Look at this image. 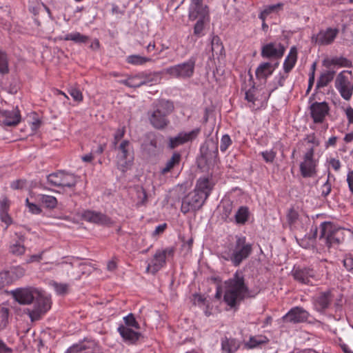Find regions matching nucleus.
Returning a JSON list of instances; mask_svg holds the SVG:
<instances>
[{
    "label": "nucleus",
    "mask_w": 353,
    "mask_h": 353,
    "mask_svg": "<svg viewBox=\"0 0 353 353\" xmlns=\"http://www.w3.org/2000/svg\"><path fill=\"white\" fill-rule=\"evenodd\" d=\"M248 295V288L245 283L243 274L237 271L225 282L223 300L230 307H235Z\"/></svg>",
    "instance_id": "1"
},
{
    "label": "nucleus",
    "mask_w": 353,
    "mask_h": 353,
    "mask_svg": "<svg viewBox=\"0 0 353 353\" xmlns=\"http://www.w3.org/2000/svg\"><path fill=\"white\" fill-rule=\"evenodd\" d=\"M252 246L246 241L243 236H236V241L221 253V257L231 261L234 266H239L252 253Z\"/></svg>",
    "instance_id": "2"
},
{
    "label": "nucleus",
    "mask_w": 353,
    "mask_h": 353,
    "mask_svg": "<svg viewBox=\"0 0 353 353\" xmlns=\"http://www.w3.org/2000/svg\"><path fill=\"white\" fill-rule=\"evenodd\" d=\"M173 108L172 103L168 101H159L149 117L151 124L157 129L165 128L168 123L167 115L172 112Z\"/></svg>",
    "instance_id": "3"
},
{
    "label": "nucleus",
    "mask_w": 353,
    "mask_h": 353,
    "mask_svg": "<svg viewBox=\"0 0 353 353\" xmlns=\"http://www.w3.org/2000/svg\"><path fill=\"white\" fill-rule=\"evenodd\" d=\"M335 88L342 98L349 101L353 93V77L351 71L343 70L336 77Z\"/></svg>",
    "instance_id": "4"
},
{
    "label": "nucleus",
    "mask_w": 353,
    "mask_h": 353,
    "mask_svg": "<svg viewBox=\"0 0 353 353\" xmlns=\"http://www.w3.org/2000/svg\"><path fill=\"white\" fill-rule=\"evenodd\" d=\"M117 150L119 151L117 154V168L124 172L131 167L133 162L132 147L130 142L125 140L120 143Z\"/></svg>",
    "instance_id": "5"
},
{
    "label": "nucleus",
    "mask_w": 353,
    "mask_h": 353,
    "mask_svg": "<svg viewBox=\"0 0 353 353\" xmlns=\"http://www.w3.org/2000/svg\"><path fill=\"white\" fill-rule=\"evenodd\" d=\"M47 179L48 182L54 186L72 188L77 184L78 177L70 172L59 171L50 174Z\"/></svg>",
    "instance_id": "6"
},
{
    "label": "nucleus",
    "mask_w": 353,
    "mask_h": 353,
    "mask_svg": "<svg viewBox=\"0 0 353 353\" xmlns=\"http://www.w3.org/2000/svg\"><path fill=\"white\" fill-rule=\"evenodd\" d=\"M173 254L172 248L157 250L147 265L146 272L152 274L157 273L165 265L166 258L172 256Z\"/></svg>",
    "instance_id": "7"
},
{
    "label": "nucleus",
    "mask_w": 353,
    "mask_h": 353,
    "mask_svg": "<svg viewBox=\"0 0 353 353\" xmlns=\"http://www.w3.org/2000/svg\"><path fill=\"white\" fill-rule=\"evenodd\" d=\"M194 66L195 60L190 59L184 63L166 68L165 72L175 78H190L193 75Z\"/></svg>",
    "instance_id": "8"
},
{
    "label": "nucleus",
    "mask_w": 353,
    "mask_h": 353,
    "mask_svg": "<svg viewBox=\"0 0 353 353\" xmlns=\"http://www.w3.org/2000/svg\"><path fill=\"white\" fill-rule=\"evenodd\" d=\"M206 199L207 198L194 190L183 199L181 211L185 214L190 210H199Z\"/></svg>",
    "instance_id": "9"
},
{
    "label": "nucleus",
    "mask_w": 353,
    "mask_h": 353,
    "mask_svg": "<svg viewBox=\"0 0 353 353\" xmlns=\"http://www.w3.org/2000/svg\"><path fill=\"white\" fill-rule=\"evenodd\" d=\"M314 150L309 148L300 163L301 174L303 177H311L316 173L318 161L314 159Z\"/></svg>",
    "instance_id": "10"
},
{
    "label": "nucleus",
    "mask_w": 353,
    "mask_h": 353,
    "mask_svg": "<svg viewBox=\"0 0 353 353\" xmlns=\"http://www.w3.org/2000/svg\"><path fill=\"white\" fill-rule=\"evenodd\" d=\"M320 229V239H325L329 246L339 242L341 229L335 224L331 222H323L321 224Z\"/></svg>",
    "instance_id": "11"
},
{
    "label": "nucleus",
    "mask_w": 353,
    "mask_h": 353,
    "mask_svg": "<svg viewBox=\"0 0 353 353\" xmlns=\"http://www.w3.org/2000/svg\"><path fill=\"white\" fill-rule=\"evenodd\" d=\"M37 306L34 310L29 312L30 317L32 319H38L41 315L45 314L51 307L50 296L39 290L37 297Z\"/></svg>",
    "instance_id": "12"
},
{
    "label": "nucleus",
    "mask_w": 353,
    "mask_h": 353,
    "mask_svg": "<svg viewBox=\"0 0 353 353\" xmlns=\"http://www.w3.org/2000/svg\"><path fill=\"white\" fill-rule=\"evenodd\" d=\"M330 112L326 102H314L310 106V112L314 123H323Z\"/></svg>",
    "instance_id": "13"
},
{
    "label": "nucleus",
    "mask_w": 353,
    "mask_h": 353,
    "mask_svg": "<svg viewBox=\"0 0 353 353\" xmlns=\"http://www.w3.org/2000/svg\"><path fill=\"white\" fill-rule=\"evenodd\" d=\"M39 289L34 288H19L12 292L14 299L20 304L28 305L36 299Z\"/></svg>",
    "instance_id": "14"
},
{
    "label": "nucleus",
    "mask_w": 353,
    "mask_h": 353,
    "mask_svg": "<svg viewBox=\"0 0 353 353\" xmlns=\"http://www.w3.org/2000/svg\"><path fill=\"white\" fill-rule=\"evenodd\" d=\"M189 19L194 21L197 19H208L209 10L207 6L203 5L202 0H192L189 7Z\"/></svg>",
    "instance_id": "15"
},
{
    "label": "nucleus",
    "mask_w": 353,
    "mask_h": 353,
    "mask_svg": "<svg viewBox=\"0 0 353 353\" xmlns=\"http://www.w3.org/2000/svg\"><path fill=\"white\" fill-rule=\"evenodd\" d=\"M285 48L279 42H271L261 48V56L264 58L280 59L284 54Z\"/></svg>",
    "instance_id": "16"
},
{
    "label": "nucleus",
    "mask_w": 353,
    "mask_h": 353,
    "mask_svg": "<svg viewBox=\"0 0 353 353\" xmlns=\"http://www.w3.org/2000/svg\"><path fill=\"white\" fill-rule=\"evenodd\" d=\"M338 34L339 30L337 28H328L319 31L316 34H314L312 39L319 45H329L334 41Z\"/></svg>",
    "instance_id": "17"
},
{
    "label": "nucleus",
    "mask_w": 353,
    "mask_h": 353,
    "mask_svg": "<svg viewBox=\"0 0 353 353\" xmlns=\"http://www.w3.org/2000/svg\"><path fill=\"white\" fill-rule=\"evenodd\" d=\"M21 121V114L18 109L11 110L0 109V123L7 126H14Z\"/></svg>",
    "instance_id": "18"
},
{
    "label": "nucleus",
    "mask_w": 353,
    "mask_h": 353,
    "mask_svg": "<svg viewBox=\"0 0 353 353\" xmlns=\"http://www.w3.org/2000/svg\"><path fill=\"white\" fill-rule=\"evenodd\" d=\"M292 274L295 280L304 284H312V280H317L316 272L310 268L294 269Z\"/></svg>",
    "instance_id": "19"
},
{
    "label": "nucleus",
    "mask_w": 353,
    "mask_h": 353,
    "mask_svg": "<svg viewBox=\"0 0 353 353\" xmlns=\"http://www.w3.org/2000/svg\"><path fill=\"white\" fill-rule=\"evenodd\" d=\"M308 312L302 307H296L291 309L284 316L286 322L300 323L306 321L308 318Z\"/></svg>",
    "instance_id": "20"
},
{
    "label": "nucleus",
    "mask_w": 353,
    "mask_h": 353,
    "mask_svg": "<svg viewBox=\"0 0 353 353\" xmlns=\"http://www.w3.org/2000/svg\"><path fill=\"white\" fill-rule=\"evenodd\" d=\"M199 133V129H194L188 132H180L176 137L170 139V146L174 148L188 141H192L196 137Z\"/></svg>",
    "instance_id": "21"
},
{
    "label": "nucleus",
    "mask_w": 353,
    "mask_h": 353,
    "mask_svg": "<svg viewBox=\"0 0 353 353\" xmlns=\"http://www.w3.org/2000/svg\"><path fill=\"white\" fill-rule=\"evenodd\" d=\"M139 329L119 326L117 331L126 343H134L140 337Z\"/></svg>",
    "instance_id": "22"
},
{
    "label": "nucleus",
    "mask_w": 353,
    "mask_h": 353,
    "mask_svg": "<svg viewBox=\"0 0 353 353\" xmlns=\"http://www.w3.org/2000/svg\"><path fill=\"white\" fill-rule=\"evenodd\" d=\"M82 218L88 222L101 225H108L112 222L105 215L91 210H86L82 213Z\"/></svg>",
    "instance_id": "23"
},
{
    "label": "nucleus",
    "mask_w": 353,
    "mask_h": 353,
    "mask_svg": "<svg viewBox=\"0 0 353 353\" xmlns=\"http://www.w3.org/2000/svg\"><path fill=\"white\" fill-rule=\"evenodd\" d=\"M283 3L265 6L259 13V18L262 21H265L268 18H273L283 11Z\"/></svg>",
    "instance_id": "24"
},
{
    "label": "nucleus",
    "mask_w": 353,
    "mask_h": 353,
    "mask_svg": "<svg viewBox=\"0 0 353 353\" xmlns=\"http://www.w3.org/2000/svg\"><path fill=\"white\" fill-rule=\"evenodd\" d=\"M213 188V184L208 178H199L194 190L208 199Z\"/></svg>",
    "instance_id": "25"
},
{
    "label": "nucleus",
    "mask_w": 353,
    "mask_h": 353,
    "mask_svg": "<svg viewBox=\"0 0 353 353\" xmlns=\"http://www.w3.org/2000/svg\"><path fill=\"white\" fill-rule=\"evenodd\" d=\"M331 301V294L330 292L321 293L315 299L314 306L318 311H323L326 309Z\"/></svg>",
    "instance_id": "26"
},
{
    "label": "nucleus",
    "mask_w": 353,
    "mask_h": 353,
    "mask_svg": "<svg viewBox=\"0 0 353 353\" xmlns=\"http://www.w3.org/2000/svg\"><path fill=\"white\" fill-rule=\"evenodd\" d=\"M297 60V50L295 47H292L283 63V69L285 72H289L294 66Z\"/></svg>",
    "instance_id": "27"
},
{
    "label": "nucleus",
    "mask_w": 353,
    "mask_h": 353,
    "mask_svg": "<svg viewBox=\"0 0 353 353\" xmlns=\"http://www.w3.org/2000/svg\"><path fill=\"white\" fill-rule=\"evenodd\" d=\"M275 67L270 63H263L256 70V75L259 79H266L274 72Z\"/></svg>",
    "instance_id": "28"
},
{
    "label": "nucleus",
    "mask_w": 353,
    "mask_h": 353,
    "mask_svg": "<svg viewBox=\"0 0 353 353\" xmlns=\"http://www.w3.org/2000/svg\"><path fill=\"white\" fill-rule=\"evenodd\" d=\"M268 339L263 335L252 336L248 341L245 343V347L248 349H254L261 345L266 344Z\"/></svg>",
    "instance_id": "29"
},
{
    "label": "nucleus",
    "mask_w": 353,
    "mask_h": 353,
    "mask_svg": "<svg viewBox=\"0 0 353 353\" xmlns=\"http://www.w3.org/2000/svg\"><path fill=\"white\" fill-rule=\"evenodd\" d=\"M144 77L139 73L134 76H132L127 79L121 81V83L131 88H138L145 84Z\"/></svg>",
    "instance_id": "30"
},
{
    "label": "nucleus",
    "mask_w": 353,
    "mask_h": 353,
    "mask_svg": "<svg viewBox=\"0 0 353 353\" xmlns=\"http://www.w3.org/2000/svg\"><path fill=\"white\" fill-rule=\"evenodd\" d=\"M126 61L134 65H143L148 62H152V59L139 54H132L126 57Z\"/></svg>",
    "instance_id": "31"
},
{
    "label": "nucleus",
    "mask_w": 353,
    "mask_h": 353,
    "mask_svg": "<svg viewBox=\"0 0 353 353\" xmlns=\"http://www.w3.org/2000/svg\"><path fill=\"white\" fill-rule=\"evenodd\" d=\"M37 200L41 202L46 208L53 209L57 205V199L50 195L46 194H39L37 196Z\"/></svg>",
    "instance_id": "32"
},
{
    "label": "nucleus",
    "mask_w": 353,
    "mask_h": 353,
    "mask_svg": "<svg viewBox=\"0 0 353 353\" xmlns=\"http://www.w3.org/2000/svg\"><path fill=\"white\" fill-rule=\"evenodd\" d=\"M89 39V37L86 35L82 34L78 32H73L67 34L64 36L63 40L65 41H72L77 43H85Z\"/></svg>",
    "instance_id": "33"
},
{
    "label": "nucleus",
    "mask_w": 353,
    "mask_h": 353,
    "mask_svg": "<svg viewBox=\"0 0 353 353\" xmlns=\"http://www.w3.org/2000/svg\"><path fill=\"white\" fill-rule=\"evenodd\" d=\"M249 209L245 206H241L235 214V221L238 224H244L249 218Z\"/></svg>",
    "instance_id": "34"
},
{
    "label": "nucleus",
    "mask_w": 353,
    "mask_h": 353,
    "mask_svg": "<svg viewBox=\"0 0 353 353\" xmlns=\"http://www.w3.org/2000/svg\"><path fill=\"white\" fill-rule=\"evenodd\" d=\"M181 161V155L178 153H174L172 157L168 161L164 168L161 169V174H165L170 172L175 165H178Z\"/></svg>",
    "instance_id": "35"
},
{
    "label": "nucleus",
    "mask_w": 353,
    "mask_h": 353,
    "mask_svg": "<svg viewBox=\"0 0 353 353\" xmlns=\"http://www.w3.org/2000/svg\"><path fill=\"white\" fill-rule=\"evenodd\" d=\"M10 252L17 256L23 255L26 252L23 241L21 239L12 243L10 245Z\"/></svg>",
    "instance_id": "36"
},
{
    "label": "nucleus",
    "mask_w": 353,
    "mask_h": 353,
    "mask_svg": "<svg viewBox=\"0 0 353 353\" xmlns=\"http://www.w3.org/2000/svg\"><path fill=\"white\" fill-rule=\"evenodd\" d=\"M334 76V72L327 71L322 74L318 80L317 86L319 88H323L326 86L330 81H332Z\"/></svg>",
    "instance_id": "37"
},
{
    "label": "nucleus",
    "mask_w": 353,
    "mask_h": 353,
    "mask_svg": "<svg viewBox=\"0 0 353 353\" xmlns=\"http://www.w3.org/2000/svg\"><path fill=\"white\" fill-rule=\"evenodd\" d=\"M221 347L223 350L228 353L235 352L239 347L235 340L231 339H225V340L222 341Z\"/></svg>",
    "instance_id": "38"
},
{
    "label": "nucleus",
    "mask_w": 353,
    "mask_h": 353,
    "mask_svg": "<svg viewBox=\"0 0 353 353\" xmlns=\"http://www.w3.org/2000/svg\"><path fill=\"white\" fill-rule=\"evenodd\" d=\"M49 284L58 295H64L68 293V285L66 283H57L52 281Z\"/></svg>",
    "instance_id": "39"
},
{
    "label": "nucleus",
    "mask_w": 353,
    "mask_h": 353,
    "mask_svg": "<svg viewBox=\"0 0 353 353\" xmlns=\"http://www.w3.org/2000/svg\"><path fill=\"white\" fill-rule=\"evenodd\" d=\"M198 21L194 27V34L197 37H201L203 35V31L205 23H209L210 17L208 19H197Z\"/></svg>",
    "instance_id": "40"
},
{
    "label": "nucleus",
    "mask_w": 353,
    "mask_h": 353,
    "mask_svg": "<svg viewBox=\"0 0 353 353\" xmlns=\"http://www.w3.org/2000/svg\"><path fill=\"white\" fill-rule=\"evenodd\" d=\"M124 324L120 326H126L127 327L140 329L139 324L136 321L132 314H129L123 317Z\"/></svg>",
    "instance_id": "41"
},
{
    "label": "nucleus",
    "mask_w": 353,
    "mask_h": 353,
    "mask_svg": "<svg viewBox=\"0 0 353 353\" xmlns=\"http://www.w3.org/2000/svg\"><path fill=\"white\" fill-rule=\"evenodd\" d=\"M9 71L8 61L6 54L0 50V73L6 74Z\"/></svg>",
    "instance_id": "42"
},
{
    "label": "nucleus",
    "mask_w": 353,
    "mask_h": 353,
    "mask_svg": "<svg viewBox=\"0 0 353 353\" xmlns=\"http://www.w3.org/2000/svg\"><path fill=\"white\" fill-rule=\"evenodd\" d=\"M223 46L219 37H214L212 40V52L213 54H221L223 52Z\"/></svg>",
    "instance_id": "43"
},
{
    "label": "nucleus",
    "mask_w": 353,
    "mask_h": 353,
    "mask_svg": "<svg viewBox=\"0 0 353 353\" xmlns=\"http://www.w3.org/2000/svg\"><path fill=\"white\" fill-rule=\"evenodd\" d=\"M12 281L13 279L10 272L6 271L0 272V288H4L12 283Z\"/></svg>",
    "instance_id": "44"
},
{
    "label": "nucleus",
    "mask_w": 353,
    "mask_h": 353,
    "mask_svg": "<svg viewBox=\"0 0 353 353\" xmlns=\"http://www.w3.org/2000/svg\"><path fill=\"white\" fill-rule=\"evenodd\" d=\"M232 144V140L228 134H224L221 139L220 150L222 152H225Z\"/></svg>",
    "instance_id": "45"
},
{
    "label": "nucleus",
    "mask_w": 353,
    "mask_h": 353,
    "mask_svg": "<svg viewBox=\"0 0 353 353\" xmlns=\"http://www.w3.org/2000/svg\"><path fill=\"white\" fill-rule=\"evenodd\" d=\"M332 63L334 65H337L341 67H347L350 68L352 66V62L346 58L339 57L334 58L332 60Z\"/></svg>",
    "instance_id": "46"
},
{
    "label": "nucleus",
    "mask_w": 353,
    "mask_h": 353,
    "mask_svg": "<svg viewBox=\"0 0 353 353\" xmlns=\"http://www.w3.org/2000/svg\"><path fill=\"white\" fill-rule=\"evenodd\" d=\"M68 92L75 101L81 102L83 101V94L79 89L71 87L69 88Z\"/></svg>",
    "instance_id": "47"
},
{
    "label": "nucleus",
    "mask_w": 353,
    "mask_h": 353,
    "mask_svg": "<svg viewBox=\"0 0 353 353\" xmlns=\"http://www.w3.org/2000/svg\"><path fill=\"white\" fill-rule=\"evenodd\" d=\"M305 141L311 145L310 148H312L314 150L315 147H317L320 144V141L316 138L314 133H312L307 134L305 138Z\"/></svg>",
    "instance_id": "48"
},
{
    "label": "nucleus",
    "mask_w": 353,
    "mask_h": 353,
    "mask_svg": "<svg viewBox=\"0 0 353 353\" xmlns=\"http://www.w3.org/2000/svg\"><path fill=\"white\" fill-rule=\"evenodd\" d=\"M261 155L266 163H272L276 157V152L273 150H265L261 152Z\"/></svg>",
    "instance_id": "49"
},
{
    "label": "nucleus",
    "mask_w": 353,
    "mask_h": 353,
    "mask_svg": "<svg viewBox=\"0 0 353 353\" xmlns=\"http://www.w3.org/2000/svg\"><path fill=\"white\" fill-rule=\"evenodd\" d=\"M26 205L28 208L29 212H31L32 214H39L41 212V208L37 204L30 203L28 199H26Z\"/></svg>",
    "instance_id": "50"
},
{
    "label": "nucleus",
    "mask_w": 353,
    "mask_h": 353,
    "mask_svg": "<svg viewBox=\"0 0 353 353\" xmlns=\"http://www.w3.org/2000/svg\"><path fill=\"white\" fill-rule=\"evenodd\" d=\"M332 190V184L329 181V179L321 185V196L326 197L330 194Z\"/></svg>",
    "instance_id": "51"
},
{
    "label": "nucleus",
    "mask_w": 353,
    "mask_h": 353,
    "mask_svg": "<svg viewBox=\"0 0 353 353\" xmlns=\"http://www.w3.org/2000/svg\"><path fill=\"white\" fill-rule=\"evenodd\" d=\"M137 194L139 198V201H138V205H145L147 201V194L145 190L141 188L137 190Z\"/></svg>",
    "instance_id": "52"
},
{
    "label": "nucleus",
    "mask_w": 353,
    "mask_h": 353,
    "mask_svg": "<svg viewBox=\"0 0 353 353\" xmlns=\"http://www.w3.org/2000/svg\"><path fill=\"white\" fill-rule=\"evenodd\" d=\"M343 265L348 271L353 273V257L352 256H345L343 259Z\"/></svg>",
    "instance_id": "53"
},
{
    "label": "nucleus",
    "mask_w": 353,
    "mask_h": 353,
    "mask_svg": "<svg viewBox=\"0 0 353 353\" xmlns=\"http://www.w3.org/2000/svg\"><path fill=\"white\" fill-rule=\"evenodd\" d=\"M124 134H125V128L123 127L117 129V130L116 131V132L114 134L113 143L114 145H117L118 141L123 137Z\"/></svg>",
    "instance_id": "54"
},
{
    "label": "nucleus",
    "mask_w": 353,
    "mask_h": 353,
    "mask_svg": "<svg viewBox=\"0 0 353 353\" xmlns=\"http://www.w3.org/2000/svg\"><path fill=\"white\" fill-rule=\"evenodd\" d=\"M255 95L254 88L250 89L245 92V99L248 101L252 102L253 104H254L256 100Z\"/></svg>",
    "instance_id": "55"
},
{
    "label": "nucleus",
    "mask_w": 353,
    "mask_h": 353,
    "mask_svg": "<svg viewBox=\"0 0 353 353\" xmlns=\"http://www.w3.org/2000/svg\"><path fill=\"white\" fill-rule=\"evenodd\" d=\"M298 212L295 210L291 209L288 214V219L289 222L290 223H294L298 219Z\"/></svg>",
    "instance_id": "56"
},
{
    "label": "nucleus",
    "mask_w": 353,
    "mask_h": 353,
    "mask_svg": "<svg viewBox=\"0 0 353 353\" xmlns=\"http://www.w3.org/2000/svg\"><path fill=\"white\" fill-rule=\"evenodd\" d=\"M0 218L1 221L6 223V227H8L12 223V219L7 213V211L0 212Z\"/></svg>",
    "instance_id": "57"
},
{
    "label": "nucleus",
    "mask_w": 353,
    "mask_h": 353,
    "mask_svg": "<svg viewBox=\"0 0 353 353\" xmlns=\"http://www.w3.org/2000/svg\"><path fill=\"white\" fill-rule=\"evenodd\" d=\"M329 163L335 171H339L341 166L340 161L334 158L330 159Z\"/></svg>",
    "instance_id": "58"
},
{
    "label": "nucleus",
    "mask_w": 353,
    "mask_h": 353,
    "mask_svg": "<svg viewBox=\"0 0 353 353\" xmlns=\"http://www.w3.org/2000/svg\"><path fill=\"white\" fill-rule=\"evenodd\" d=\"M10 206V202L7 198L0 200V212L7 211Z\"/></svg>",
    "instance_id": "59"
},
{
    "label": "nucleus",
    "mask_w": 353,
    "mask_h": 353,
    "mask_svg": "<svg viewBox=\"0 0 353 353\" xmlns=\"http://www.w3.org/2000/svg\"><path fill=\"white\" fill-rule=\"evenodd\" d=\"M141 75H143L144 77V81H145V85H152L153 83L154 77L151 74H148L145 72H141Z\"/></svg>",
    "instance_id": "60"
},
{
    "label": "nucleus",
    "mask_w": 353,
    "mask_h": 353,
    "mask_svg": "<svg viewBox=\"0 0 353 353\" xmlns=\"http://www.w3.org/2000/svg\"><path fill=\"white\" fill-rule=\"evenodd\" d=\"M43 252H41L38 254L31 255L29 259L27 261V263H33V262H39L42 259Z\"/></svg>",
    "instance_id": "61"
},
{
    "label": "nucleus",
    "mask_w": 353,
    "mask_h": 353,
    "mask_svg": "<svg viewBox=\"0 0 353 353\" xmlns=\"http://www.w3.org/2000/svg\"><path fill=\"white\" fill-rule=\"evenodd\" d=\"M345 112L349 123H353V108L349 106L345 109Z\"/></svg>",
    "instance_id": "62"
},
{
    "label": "nucleus",
    "mask_w": 353,
    "mask_h": 353,
    "mask_svg": "<svg viewBox=\"0 0 353 353\" xmlns=\"http://www.w3.org/2000/svg\"><path fill=\"white\" fill-rule=\"evenodd\" d=\"M167 225L165 223L160 224L157 225L153 232L154 235H158L159 234H161L164 232L165 229L166 228Z\"/></svg>",
    "instance_id": "63"
},
{
    "label": "nucleus",
    "mask_w": 353,
    "mask_h": 353,
    "mask_svg": "<svg viewBox=\"0 0 353 353\" xmlns=\"http://www.w3.org/2000/svg\"><path fill=\"white\" fill-rule=\"evenodd\" d=\"M41 121L38 119H35L30 124V128L32 131H36L40 126Z\"/></svg>",
    "instance_id": "64"
}]
</instances>
